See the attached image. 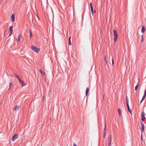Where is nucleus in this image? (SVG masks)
I'll list each match as a JSON object with an SVG mask.
<instances>
[{
  "instance_id": "nucleus-1",
  "label": "nucleus",
  "mask_w": 146,
  "mask_h": 146,
  "mask_svg": "<svg viewBox=\"0 0 146 146\" xmlns=\"http://www.w3.org/2000/svg\"><path fill=\"white\" fill-rule=\"evenodd\" d=\"M127 94L126 93V104L128 110V111L130 113V114L132 115V111L131 110L129 106V100L128 99V98L127 96Z\"/></svg>"
},
{
  "instance_id": "nucleus-2",
  "label": "nucleus",
  "mask_w": 146,
  "mask_h": 146,
  "mask_svg": "<svg viewBox=\"0 0 146 146\" xmlns=\"http://www.w3.org/2000/svg\"><path fill=\"white\" fill-rule=\"evenodd\" d=\"M113 36H114V41L116 42L117 39L118 35L117 33V31L116 30H114L113 31Z\"/></svg>"
},
{
  "instance_id": "nucleus-3",
  "label": "nucleus",
  "mask_w": 146,
  "mask_h": 146,
  "mask_svg": "<svg viewBox=\"0 0 146 146\" xmlns=\"http://www.w3.org/2000/svg\"><path fill=\"white\" fill-rule=\"evenodd\" d=\"M31 48L35 52L38 53L39 52L40 49L38 47H36L32 45L31 46Z\"/></svg>"
},
{
  "instance_id": "nucleus-4",
  "label": "nucleus",
  "mask_w": 146,
  "mask_h": 146,
  "mask_svg": "<svg viewBox=\"0 0 146 146\" xmlns=\"http://www.w3.org/2000/svg\"><path fill=\"white\" fill-rule=\"evenodd\" d=\"M106 120H105L104 122V136L103 137L104 138H105L106 135Z\"/></svg>"
},
{
  "instance_id": "nucleus-5",
  "label": "nucleus",
  "mask_w": 146,
  "mask_h": 146,
  "mask_svg": "<svg viewBox=\"0 0 146 146\" xmlns=\"http://www.w3.org/2000/svg\"><path fill=\"white\" fill-rule=\"evenodd\" d=\"M18 137V135L17 134H15L13 135L12 138V140L13 141H14L15 139H17Z\"/></svg>"
},
{
  "instance_id": "nucleus-6",
  "label": "nucleus",
  "mask_w": 146,
  "mask_h": 146,
  "mask_svg": "<svg viewBox=\"0 0 146 146\" xmlns=\"http://www.w3.org/2000/svg\"><path fill=\"white\" fill-rule=\"evenodd\" d=\"M9 36H11V34L12 33L13 31V26H11L10 27V28H9Z\"/></svg>"
},
{
  "instance_id": "nucleus-7",
  "label": "nucleus",
  "mask_w": 146,
  "mask_h": 146,
  "mask_svg": "<svg viewBox=\"0 0 146 146\" xmlns=\"http://www.w3.org/2000/svg\"><path fill=\"white\" fill-rule=\"evenodd\" d=\"M141 131L142 132H143L144 130V125L142 122H141Z\"/></svg>"
},
{
  "instance_id": "nucleus-8",
  "label": "nucleus",
  "mask_w": 146,
  "mask_h": 146,
  "mask_svg": "<svg viewBox=\"0 0 146 146\" xmlns=\"http://www.w3.org/2000/svg\"><path fill=\"white\" fill-rule=\"evenodd\" d=\"M11 21L13 22H14L15 21V14L14 13H13L11 15Z\"/></svg>"
},
{
  "instance_id": "nucleus-9",
  "label": "nucleus",
  "mask_w": 146,
  "mask_h": 146,
  "mask_svg": "<svg viewBox=\"0 0 146 146\" xmlns=\"http://www.w3.org/2000/svg\"><path fill=\"white\" fill-rule=\"evenodd\" d=\"M145 115L144 112L143 111L141 115V119L142 121H144V119H145Z\"/></svg>"
},
{
  "instance_id": "nucleus-10",
  "label": "nucleus",
  "mask_w": 146,
  "mask_h": 146,
  "mask_svg": "<svg viewBox=\"0 0 146 146\" xmlns=\"http://www.w3.org/2000/svg\"><path fill=\"white\" fill-rule=\"evenodd\" d=\"M90 7L91 8L92 13V15H93L94 9H93V6L92 5V3H90Z\"/></svg>"
},
{
  "instance_id": "nucleus-11",
  "label": "nucleus",
  "mask_w": 146,
  "mask_h": 146,
  "mask_svg": "<svg viewBox=\"0 0 146 146\" xmlns=\"http://www.w3.org/2000/svg\"><path fill=\"white\" fill-rule=\"evenodd\" d=\"M111 135H110L108 137V143H111Z\"/></svg>"
},
{
  "instance_id": "nucleus-12",
  "label": "nucleus",
  "mask_w": 146,
  "mask_h": 146,
  "mask_svg": "<svg viewBox=\"0 0 146 146\" xmlns=\"http://www.w3.org/2000/svg\"><path fill=\"white\" fill-rule=\"evenodd\" d=\"M20 106H16L14 108V110L16 111H18L20 108Z\"/></svg>"
},
{
  "instance_id": "nucleus-13",
  "label": "nucleus",
  "mask_w": 146,
  "mask_h": 146,
  "mask_svg": "<svg viewBox=\"0 0 146 146\" xmlns=\"http://www.w3.org/2000/svg\"><path fill=\"white\" fill-rule=\"evenodd\" d=\"M145 28L144 26H143L142 27V29H141V32L143 33H145Z\"/></svg>"
},
{
  "instance_id": "nucleus-14",
  "label": "nucleus",
  "mask_w": 146,
  "mask_h": 146,
  "mask_svg": "<svg viewBox=\"0 0 146 146\" xmlns=\"http://www.w3.org/2000/svg\"><path fill=\"white\" fill-rule=\"evenodd\" d=\"M21 38V36L19 34L18 36V39L17 40V42H19L20 41Z\"/></svg>"
},
{
  "instance_id": "nucleus-15",
  "label": "nucleus",
  "mask_w": 146,
  "mask_h": 146,
  "mask_svg": "<svg viewBox=\"0 0 146 146\" xmlns=\"http://www.w3.org/2000/svg\"><path fill=\"white\" fill-rule=\"evenodd\" d=\"M118 113L119 114V116H120L121 115V110L119 108H118Z\"/></svg>"
},
{
  "instance_id": "nucleus-16",
  "label": "nucleus",
  "mask_w": 146,
  "mask_h": 146,
  "mask_svg": "<svg viewBox=\"0 0 146 146\" xmlns=\"http://www.w3.org/2000/svg\"><path fill=\"white\" fill-rule=\"evenodd\" d=\"M39 72H40V73L42 74L43 75H44L45 74V72L42 70H39Z\"/></svg>"
},
{
  "instance_id": "nucleus-17",
  "label": "nucleus",
  "mask_w": 146,
  "mask_h": 146,
  "mask_svg": "<svg viewBox=\"0 0 146 146\" xmlns=\"http://www.w3.org/2000/svg\"><path fill=\"white\" fill-rule=\"evenodd\" d=\"M29 32L30 34V38H31L32 36V33L31 30H29Z\"/></svg>"
},
{
  "instance_id": "nucleus-18",
  "label": "nucleus",
  "mask_w": 146,
  "mask_h": 146,
  "mask_svg": "<svg viewBox=\"0 0 146 146\" xmlns=\"http://www.w3.org/2000/svg\"><path fill=\"white\" fill-rule=\"evenodd\" d=\"M146 96H144V95L143 96V98H142V99L141 100V101L140 103H141L143 101V100H144V99H145Z\"/></svg>"
},
{
  "instance_id": "nucleus-19",
  "label": "nucleus",
  "mask_w": 146,
  "mask_h": 146,
  "mask_svg": "<svg viewBox=\"0 0 146 146\" xmlns=\"http://www.w3.org/2000/svg\"><path fill=\"white\" fill-rule=\"evenodd\" d=\"M144 40V36H143V35H142V36H141V43H142L143 42Z\"/></svg>"
},
{
  "instance_id": "nucleus-20",
  "label": "nucleus",
  "mask_w": 146,
  "mask_h": 146,
  "mask_svg": "<svg viewBox=\"0 0 146 146\" xmlns=\"http://www.w3.org/2000/svg\"><path fill=\"white\" fill-rule=\"evenodd\" d=\"M138 83L137 85L135 87V90H137L138 89Z\"/></svg>"
},
{
  "instance_id": "nucleus-21",
  "label": "nucleus",
  "mask_w": 146,
  "mask_h": 146,
  "mask_svg": "<svg viewBox=\"0 0 146 146\" xmlns=\"http://www.w3.org/2000/svg\"><path fill=\"white\" fill-rule=\"evenodd\" d=\"M20 83L21 84V85L22 86H24V82H23V81H21V82H20Z\"/></svg>"
},
{
  "instance_id": "nucleus-22",
  "label": "nucleus",
  "mask_w": 146,
  "mask_h": 146,
  "mask_svg": "<svg viewBox=\"0 0 146 146\" xmlns=\"http://www.w3.org/2000/svg\"><path fill=\"white\" fill-rule=\"evenodd\" d=\"M15 76L18 79H19V76L16 74H15Z\"/></svg>"
},
{
  "instance_id": "nucleus-23",
  "label": "nucleus",
  "mask_w": 146,
  "mask_h": 146,
  "mask_svg": "<svg viewBox=\"0 0 146 146\" xmlns=\"http://www.w3.org/2000/svg\"><path fill=\"white\" fill-rule=\"evenodd\" d=\"M104 60L105 61V62L106 64L107 63V60H106V56H105V58H104Z\"/></svg>"
},
{
  "instance_id": "nucleus-24",
  "label": "nucleus",
  "mask_w": 146,
  "mask_h": 146,
  "mask_svg": "<svg viewBox=\"0 0 146 146\" xmlns=\"http://www.w3.org/2000/svg\"><path fill=\"white\" fill-rule=\"evenodd\" d=\"M69 45H71V43L70 40H68Z\"/></svg>"
},
{
  "instance_id": "nucleus-25",
  "label": "nucleus",
  "mask_w": 146,
  "mask_h": 146,
  "mask_svg": "<svg viewBox=\"0 0 146 146\" xmlns=\"http://www.w3.org/2000/svg\"><path fill=\"white\" fill-rule=\"evenodd\" d=\"M11 85H12V83H11V82H10L9 83V88H10L11 86Z\"/></svg>"
},
{
  "instance_id": "nucleus-26",
  "label": "nucleus",
  "mask_w": 146,
  "mask_h": 146,
  "mask_svg": "<svg viewBox=\"0 0 146 146\" xmlns=\"http://www.w3.org/2000/svg\"><path fill=\"white\" fill-rule=\"evenodd\" d=\"M114 64V61L113 60V59L112 58V66Z\"/></svg>"
},
{
  "instance_id": "nucleus-27",
  "label": "nucleus",
  "mask_w": 146,
  "mask_h": 146,
  "mask_svg": "<svg viewBox=\"0 0 146 146\" xmlns=\"http://www.w3.org/2000/svg\"><path fill=\"white\" fill-rule=\"evenodd\" d=\"M141 140L142 141H143V135L142 134H141Z\"/></svg>"
},
{
  "instance_id": "nucleus-28",
  "label": "nucleus",
  "mask_w": 146,
  "mask_h": 146,
  "mask_svg": "<svg viewBox=\"0 0 146 146\" xmlns=\"http://www.w3.org/2000/svg\"><path fill=\"white\" fill-rule=\"evenodd\" d=\"M86 91H89V88L88 87L86 88Z\"/></svg>"
},
{
  "instance_id": "nucleus-29",
  "label": "nucleus",
  "mask_w": 146,
  "mask_h": 146,
  "mask_svg": "<svg viewBox=\"0 0 146 146\" xmlns=\"http://www.w3.org/2000/svg\"><path fill=\"white\" fill-rule=\"evenodd\" d=\"M88 92H86V96H87V95H88Z\"/></svg>"
},
{
  "instance_id": "nucleus-30",
  "label": "nucleus",
  "mask_w": 146,
  "mask_h": 146,
  "mask_svg": "<svg viewBox=\"0 0 146 146\" xmlns=\"http://www.w3.org/2000/svg\"><path fill=\"white\" fill-rule=\"evenodd\" d=\"M18 79L19 80L20 82H21V81H22V80H21V79H20V78H19V79Z\"/></svg>"
},
{
  "instance_id": "nucleus-31",
  "label": "nucleus",
  "mask_w": 146,
  "mask_h": 146,
  "mask_svg": "<svg viewBox=\"0 0 146 146\" xmlns=\"http://www.w3.org/2000/svg\"><path fill=\"white\" fill-rule=\"evenodd\" d=\"M18 79L19 80L20 82H21V81H22V80H21V79H20V78H19V79Z\"/></svg>"
},
{
  "instance_id": "nucleus-32",
  "label": "nucleus",
  "mask_w": 146,
  "mask_h": 146,
  "mask_svg": "<svg viewBox=\"0 0 146 146\" xmlns=\"http://www.w3.org/2000/svg\"><path fill=\"white\" fill-rule=\"evenodd\" d=\"M73 146H77V145L75 144V143H73Z\"/></svg>"
},
{
  "instance_id": "nucleus-33",
  "label": "nucleus",
  "mask_w": 146,
  "mask_h": 146,
  "mask_svg": "<svg viewBox=\"0 0 146 146\" xmlns=\"http://www.w3.org/2000/svg\"><path fill=\"white\" fill-rule=\"evenodd\" d=\"M45 96H44L43 97V101H44V99L45 98Z\"/></svg>"
},
{
  "instance_id": "nucleus-34",
  "label": "nucleus",
  "mask_w": 146,
  "mask_h": 146,
  "mask_svg": "<svg viewBox=\"0 0 146 146\" xmlns=\"http://www.w3.org/2000/svg\"><path fill=\"white\" fill-rule=\"evenodd\" d=\"M144 95L146 96V92H144Z\"/></svg>"
},
{
  "instance_id": "nucleus-35",
  "label": "nucleus",
  "mask_w": 146,
  "mask_h": 146,
  "mask_svg": "<svg viewBox=\"0 0 146 146\" xmlns=\"http://www.w3.org/2000/svg\"><path fill=\"white\" fill-rule=\"evenodd\" d=\"M108 146H111V143H108Z\"/></svg>"
},
{
  "instance_id": "nucleus-36",
  "label": "nucleus",
  "mask_w": 146,
  "mask_h": 146,
  "mask_svg": "<svg viewBox=\"0 0 146 146\" xmlns=\"http://www.w3.org/2000/svg\"><path fill=\"white\" fill-rule=\"evenodd\" d=\"M71 38V36H70V37H69V38L68 40H70Z\"/></svg>"
},
{
  "instance_id": "nucleus-37",
  "label": "nucleus",
  "mask_w": 146,
  "mask_h": 146,
  "mask_svg": "<svg viewBox=\"0 0 146 146\" xmlns=\"http://www.w3.org/2000/svg\"><path fill=\"white\" fill-rule=\"evenodd\" d=\"M96 12V10H94V13H95Z\"/></svg>"
},
{
  "instance_id": "nucleus-38",
  "label": "nucleus",
  "mask_w": 146,
  "mask_h": 146,
  "mask_svg": "<svg viewBox=\"0 0 146 146\" xmlns=\"http://www.w3.org/2000/svg\"><path fill=\"white\" fill-rule=\"evenodd\" d=\"M37 18H38V19H39V17H38V16H37Z\"/></svg>"
},
{
  "instance_id": "nucleus-39",
  "label": "nucleus",
  "mask_w": 146,
  "mask_h": 146,
  "mask_svg": "<svg viewBox=\"0 0 146 146\" xmlns=\"http://www.w3.org/2000/svg\"><path fill=\"white\" fill-rule=\"evenodd\" d=\"M144 91H146V89Z\"/></svg>"
},
{
  "instance_id": "nucleus-40",
  "label": "nucleus",
  "mask_w": 146,
  "mask_h": 146,
  "mask_svg": "<svg viewBox=\"0 0 146 146\" xmlns=\"http://www.w3.org/2000/svg\"><path fill=\"white\" fill-rule=\"evenodd\" d=\"M145 21H146V19H145Z\"/></svg>"
}]
</instances>
